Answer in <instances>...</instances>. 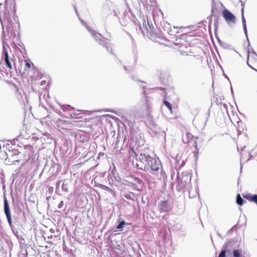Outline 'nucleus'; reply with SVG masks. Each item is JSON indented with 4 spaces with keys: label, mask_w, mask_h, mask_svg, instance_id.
<instances>
[{
    "label": "nucleus",
    "mask_w": 257,
    "mask_h": 257,
    "mask_svg": "<svg viewBox=\"0 0 257 257\" xmlns=\"http://www.w3.org/2000/svg\"><path fill=\"white\" fill-rule=\"evenodd\" d=\"M244 200L241 197L240 194H238L236 197V203L239 205H242L244 203Z\"/></svg>",
    "instance_id": "4468645a"
},
{
    "label": "nucleus",
    "mask_w": 257,
    "mask_h": 257,
    "mask_svg": "<svg viewBox=\"0 0 257 257\" xmlns=\"http://www.w3.org/2000/svg\"><path fill=\"white\" fill-rule=\"evenodd\" d=\"M244 198L249 201L253 202L257 204V195H246L244 196Z\"/></svg>",
    "instance_id": "9d476101"
},
{
    "label": "nucleus",
    "mask_w": 257,
    "mask_h": 257,
    "mask_svg": "<svg viewBox=\"0 0 257 257\" xmlns=\"http://www.w3.org/2000/svg\"><path fill=\"white\" fill-rule=\"evenodd\" d=\"M96 42L100 46H102L106 48V50L111 54H113L112 47L111 44L108 42L105 41L101 39L100 38H98V40L96 41Z\"/></svg>",
    "instance_id": "0eeeda50"
},
{
    "label": "nucleus",
    "mask_w": 257,
    "mask_h": 257,
    "mask_svg": "<svg viewBox=\"0 0 257 257\" xmlns=\"http://www.w3.org/2000/svg\"><path fill=\"white\" fill-rule=\"evenodd\" d=\"M45 83H46V81H42L41 82V85H44V84H45Z\"/></svg>",
    "instance_id": "bb28decb"
},
{
    "label": "nucleus",
    "mask_w": 257,
    "mask_h": 257,
    "mask_svg": "<svg viewBox=\"0 0 257 257\" xmlns=\"http://www.w3.org/2000/svg\"><path fill=\"white\" fill-rule=\"evenodd\" d=\"M141 107L146 111V114H150L151 106L147 96H145V99L142 100Z\"/></svg>",
    "instance_id": "6e6552de"
},
{
    "label": "nucleus",
    "mask_w": 257,
    "mask_h": 257,
    "mask_svg": "<svg viewBox=\"0 0 257 257\" xmlns=\"http://www.w3.org/2000/svg\"><path fill=\"white\" fill-rule=\"evenodd\" d=\"M227 250V247L226 246L225 248L220 252L218 257H225L226 251Z\"/></svg>",
    "instance_id": "6ab92c4d"
},
{
    "label": "nucleus",
    "mask_w": 257,
    "mask_h": 257,
    "mask_svg": "<svg viewBox=\"0 0 257 257\" xmlns=\"http://www.w3.org/2000/svg\"><path fill=\"white\" fill-rule=\"evenodd\" d=\"M80 114V113L77 112L71 113L70 114V118L71 119L80 118L81 117Z\"/></svg>",
    "instance_id": "ddd939ff"
},
{
    "label": "nucleus",
    "mask_w": 257,
    "mask_h": 257,
    "mask_svg": "<svg viewBox=\"0 0 257 257\" xmlns=\"http://www.w3.org/2000/svg\"><path fill=\"white\" fill-rule=\"evenodd\" d=\"M233 257H245L244 255L241 254V251L239 249H234L233 251Z\"/></svg>",
    "instance_id": "f8f14e48"
},
{
    "label": "nucleus",
    "mask_w": 257,
    "mask_h": 257,
    "mask_svg": "<svg viewBox=\"0 0 257 257\" xmlns=\"http://www.w3.org/2000/svg\"><path fill=\"white\" fill-rule=\"evenodd\" d=\"M3 53L4 54V60L9 59V54L6 47H3Z\"/></svg>",
    "instance_id": "dca6fc26"
},
{
    "label": "nucleus",
    "mask_w": 257,
    "mask_h": 257,
    "mask_svg": "<svg viewBox=\"0 0 257 257\" xmlns=\"http://www.w3.org/2000/svg\"><path fill=\"white\" fill-rule=\"evenodd\" d=\"M222 16L226 23L229 25L234 24L236 23V17L227 9H225L222 11Z\"/></svg>",
    "instance_id": "20e7f679"
},
{
    "label": "nucleus",
    "mask_w": 257,
    "mask_h": 257,
    "mask_svg": "<svg viewBox=\"0 0 257 257\" xmlns=\"http://www.w3.org/2000/svg\"><path fill=\"white\" fill-rule=\"evenodd\" d=\"M91 34L96 42L98 40V38H100V36H101L100 34L96 33L93 30L92 31Z\"/></svg>",
    "instance_id": "2eb2a0df"
},
{
    "label": "nucleus",
    "mask_w": 257,
    "mask_h": 257,
    "mask_svg": "<svg viewBox=\"0 0 257 257\" xmlns=\"http://www.w3.org/2000/svg\"><path fill=\"white\" fill-rule=\"evenodd\" d=\"M125 224V222L124 220L121 221L119 224L117 226V229H121L123 227L124 224Z\"/></svg>",
    "instance_id": "412c9836"
},
{
    "label": "nucleus",
    "mask_w": 257,
    "mask_h": 257,
    "mask_svg": "<svg viewBox=\"0 0 257 257\" xmlns=\"http://www.w3.org/2000/svg\"><path fill=\"white\" fill-rule=\"evenodd\" d=\"M197 138V137H195L190 133H186L185 135H184L182 137V141L184 144H189L190 143H193V146L195 148L194 153L196 152L197 154L198 153L197 143L196 141Z\"/></svg>",
    "instance_id": "7ed1b4c3"
},
{
    "label": "nucleus",
    "mask_w": 257,
    "mask_h": 257,
    "mask_svg": "<svg viewBox=\"0 0 257 257\" xmlns=\"http://www.w3.org/2000/svg\"><path fill=\"white\" fill-rule=\"evenodd\" d=\"M130 149L131 151L129 152L130 157L132 156L133 157H135L136 158L137 157V154L135 152L134 149L132 147H130Z\"/></svg>",
    "instance_id": "f3484780"
},
{
    "label": "nucleus",
    "mask_w": 257,
    "mask_h": 257,
    "mask_svg": "<svg viewBox=\"0 0 257 257\" xmlns=\"http://www.w3.org/2000/svg\"><path fill=\"white\" fill-rule=\"evenodd\" d=\"M163 25H164V28L165 27L166 29H164V30H167V31H169V29H170V25L169 24H168V23L167 22H164L163 23Z\"/></svg>",
    "instance_id": "4be33fe9"
},
{
    "label": "nucleus",
    "mask_w": 257,
    "mask_h": 257,
    "mask_svg": "<svg viewBox=\"0 0 257 257\" xmlns=\"http://www.w3.org/2000/svg\"><path fill=\"white\" fill-rule=\"evenodd\" d=\"M243 30L245 32V33H247V29H246V24H244L243 26Z\"/></svg>",
    "instance_id": "a878e982"
},
{
    "label": "nucleus",
    "mask_w": 257,
    "mask_h": 257,
    "mask_svg": "<svg viewBox=\"0 0 257 257\" xmlns=\"http://www.w3.org/2000/svg\"><path fill=\"white\" fill-rule=\"evenodd\" d=\"M164 104L168 108V109L172 112V105H171V103H170L167 100H164Z\"/></svg>",
    "instance_id": "a211bd4d"
},
{
    "label": "nucleus",
    "mask_w": 257,
    "mask_h": 257,
    "mask_svg": "<svg viewBox=\"0 0 257 257\" xmlns=\"http://www.w3.org/2000/svg\"><path fill=\"white\" fill-rule=\"evenodd\" d=\"M163 89V88H160V90H162Z\"/></svg>",
    "instance_id": "cd10ccee"
},
{
    "label": "nucleus",
    "mask_w": 257,
    "mask_h": 257,
    "mask_svg": "<svg viewBox=\"0 0 257 257\" xmlns=\"http://www.w3.org/2000/svg\"><path fill=\"white\" fill-rule=\"evenodd\" d=\"M140 164L136 163L137 167L141 170H147L150 168L153 171H157L161 166L159 159L151 157L150 155L141 153L140 155Z\"/></svg>",
    "instance_id": "f257e3e1"
},
{
    "label": "nucleus",
    "mask_w": 257,
    "mask_h": 257,
    "mask_svg": "<svg viewBox=\"0 0 257 257\" xmlns=\"http://www.w3.org/2000/svg\"><path fill=\"white\" fill-rule=\"evenodd\" d=\"M4 211L10 224L12 223V217L9 205L6 198L4 199Z\"/></svg>",
    "instance_id": "423d86ee"
},
{
    "label": "nucleus",
    "mask_w": 257,
    "mask_h": 257,
    "mask_svg": "<svg viewBox=\"0 0 257 257\" xmlns=\"http://www.w3.org/2000/svg\"><path fill=\"white\" fill-rule=\"evenodd\" d=\"M247 63L250 68L255 69L254 67L257 65V55L253 52L248 53Z\"/></svg>",
    "instance_id": "39448f33"
},
{
    "label": "nucleus",
    "mask_w": 257,
    "mask_h": 257,
    "mask_svg": "<svg viewBox=\"0 0 257 257\" xmlns=\"http://www.w3.org/2000/svg\"><path fill=\"white\" fill-rule=\"evenodd\" d=\"M63 205H64V202L63 201H61L59 202V203L58 204V207L59 208H61L63 207Z\"/></svg>",
    "instance_id": "393cba45"
},
{
    "label": "nucleus",
    "mask_w": 257,
    "mask_h": 257,
    "mask_svg": "<svg viewBox=\"0 0 257 257\" xmlns=\"http://www.w3.org/2000/svg\"><path fill=\"white\" fill-rule=\"evenodd\" d=\"M168 201L167 200L162 201L159 205V210L161 212H166L169 211Z\"/></svg>",
    "instance_id": "1a4fd4ad"
},
{
    "label": "nucleus",
    "mask_w": 257,
    "mask_h": 257,
    "mask_svg": "<svg viewBox=\"0 0 257 257\" xmlns=\"http://www.w3.org/2000/svg\"><path fill=\"white\" fill-rule=\"evenodd\" d=\"M191 37V35L183 34L176 40L175 44L179 45L178 49L182 54L187 55L189 52Z\"/></svg>",
    "instance_id": "f03ea898"
},
{
    "label": "nucleus",
    "mask_w": 257,
    "mask_h": 257,
    "mask_svg": "<svg viewBox=\"0 0 257 257\" xmlns=\"http://www.w3.org/2000/svg\"><path fill=\"white\" fill-rule=\"evenodd\" d=\"M252 89L253 91L257 92V81L254 82L252 85Z\"/></svg>",
    "instance_id": "b1692460"
},
{
    "label": "nucleus",
    "mask_w": 257,
    "mask_h": 257,
    "mask_svg": "<svg viewBox=\"0 0 257 257\" xmlns=\"http://www.w3.org/2000/svg\"><path fill=\"white\" fill-rule=\"evenodd\" d=\"M25 68H24L25 71L23 72L24 74L26 72H28L30 71V68L31 67V64H32L31 62L29 59L25 60Z\"/></svg>",
    "instance_id": "9b49d317"
},
{
    "label": "nucleus",
    "mask_w": 257,
    "mask_h": 257,
    "mask_svg": "<svg viewBox=\"0 0 257 257\" xmlns=\"http://www.w3.org/2000/svg\"><path fill=\"white\" fill-rule=\"evenodd\" d=\"M242 14H241V19H242V25L243 26L244 25V24H246V22H245V18L244 17V14H243V9H242Z\"/></svg>",
    "instance_id": "5701e85b"
},
{
    "label": "nucleus",
    "mask_w": 257,
    "mask_h": 257,
    "mask_svg": "<svg viewBox=\"0 0 257 257\" xmlns=\"http://www.w3.org/2000/svg\"><path fill=\"white\" fill-rule=\"evenodd\" d=\"M5 62L6 66L8 68H10V69H12V65L10 62V59H8L5 60Z\"/></svg>",
    "instance_id": "aec40b11"
}]
</instances>
